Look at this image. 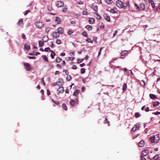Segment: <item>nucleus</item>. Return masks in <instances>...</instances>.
Instances as JSON below:
<instances>
[{
	"mask_svg": "<svg viewBox=\"0 0 160 160\" xmlns=\"http://www.w3.org/2000/svg\"><path fill=\"white\" fill-rule=\"evenodd\" d=\"M105 2L108 4H111L112 3V0H105Z\"/></svg>",
	"mask_w": 160,
	"mask_h": 160,
	"instance_id": "nucleus-35",
	"label": "nucleus"
},
{
	"mask_svg": "<svg viewBox=\"0 0 160 160\" xmlns=\"http://www.w3.org/2000/svg\"><path fill=\"white\" fill-rule=\"evenodd\" d=\"M151 4V6L152 8H154L155 7V5L154 2L153 1L152 2L150 3Z\"/></svg>",
	"mask_w": 160,
	"mask_h": 160,
	"instance_id": "nucleus-45",
	"label": "nucleus"
},
{
	"mask_svg": "<svg viewBox=\"0 0 160 160\" xmlns=\"http://www.w3.org/2000/svg\"><path fill=\"white\" fill-rule=\"evenodd\" d=\"M95 14L96 15V18L98 19H101V17L97 13L95 12Z\"/></svg>",
	"mask_w": 160,
	"mask_h": 160,
	"instance_id": "nucleus-33",
	"label": "nucleus"
},
{
	"mask_svg": "<svg viewBox=\"0 0 160 160\" xmlns=\"http://www.w3.org/2000/svg\"><path fill=\"white\" fill-rule=\"evenodd\" d=\"M30 12V10H26L24 13V15H26L29 12Z\"/></svg>",
	"mask_w": 160,
	"mask_h": 160,
	"instance_id": "nucleus-44",
	"label": "nucleus"
},
{
	"mask_svg": "<svg viewBox=\"0 0 160 160\" xmlns=\"http://www.w3.org/2000/svg\"><path fill=\"white\" fill-rule=\"evenodd\" d=\"M52 37L54 38H57L60 36V34L57 32H53L52 33Z\"/></svg>",
	"mask_w": 160,
	"mask_h": 160,
	"instance_id": "nucleus-9",
	"label": "nucleus"
},
{
	"mask_svg": "<svg viewBox=\"0 0 160 160\" xmlns=\"http://www.w3.org/2000/svg\"><path fill=\"white\" fill-rule=\"evenodd\" d=\"M86 41L88 42L92 43V41L90 38H87L86 39Z\"/></svg>",
	"mask_w": 160,
	"mask_h": 160,
	"instance_id": "nucleus-39",
	"label": "nucleus"
},
{
	"mask_svg": "<svg viewBox=\"0 0 160 160\" xmlns=\"http://www.w3.org/2000/svg\"><path fill=\"white\" fill-rule=\"evenodd\" d=\"M57 91L58 92V94H59L60 93H63L64 91V90L63 87H60L58 88V89L57 90Z\"/></svg>",
	"mask_w": 160,
	"mask_h": 160,
	"instance_id": "nucleus-11",
	"label": "nucleus"
},
{
	"mask_svg": "<svg viewBox=\"0 0 160 160\" xmlns=\"http://www.w3.org/2000/svg\"><path fill=\"white\" fill-rule=\"evenodd\" d=\"M56 66L59 68H61V64H58Z\"/></svg>",
	"mask_w": 160,
	"mask_h": 160,
	"instance_id": "nucleus-57",
	"label": "nucleus"
},
{
	"mask_svg": "<svg viewBox=\"0 0 160 160\" xmlns=\"http://www.w3.org/2000/svg\"><path fill=\"white\" fill-rule=\"evenodd\" d=\"M28 58L29 59H34L35 58V57L34 56H28Z\"/></svg>",
	"mask_w": 160,
	"mask_h": 160,
	"instance_id": "nucleus-54",
	"label": "nucleus"
},
{
	"mask_svg": "<svg viewBox=\"0 0 160 160\" xmlns=\"http://www.w3.org/2000/svg\"><path fill=\"white\" fill-rule=\"evenodd\" d=\"M44 42L41 41H39V47H42L43 46Z\"/></svg>",
	"mask_w": 160,
	"mask_h": 160,
	"instance_id": "nucleus-27",
	"label": "nucleus"
},
{
	"mask_svg": "<svg viewBox=\"0 0 160 160\" xmlns=\"http://www.w3.org/2000/svg\"><path fill=\"white\" fill-rule=\"evenodd\" d=\"M35 25L37 28H42L43 27V24L42 22L40 21H38L36 22L35 23Z\"/></svg>",
	"mask_w": 160,
	"mask_h": 160,
	"instance_id": "nucleus-6",
	"label": "nucleus"
},
{
	"mask_svg": "<svg viewBox=\"0 0 160 160\" xmlns=\"http://www.w3.org/2000/svg\"><path fill=\"white\" fill-rule=\"evenodd\" d=\"M48 10H51L52 9V7L51 6H49L48 7Z\"/></svg>",
	"mask_w": 160,
	"mask_h": 160,
	"instance_id": "nucleus-55",
	"label": "nucleus"
},
{
	"mask_svg": "<svg viewBox=\"0 0 160 160\" xmlns=\"http://www.w3.org/2000/svg\"><path fill=\"white\" fill-rule=\"evenodd\" d=\"M140 128L139 125H135L132 129V131L134 132L139 129Z\"/></svg>",
	"mask_w": 160,
	"mask_h": 160,
	"instance_id": "nucleus-10",
	"label": "nucleus"
},
{
	"mask_svg": "<svg viewBox=\"0 0 160 160\" xmlns=\"http://www.w3.org/2000/svg\"><path fill=\"white\" fill-rule=\"evenodd\" d=\"M104 123L105 124H106V123H107L108 124V125L109 126V121H108V120H107V118H105V119L104 121Z\"/></svg>",
	"mask_w": 160,
	"mask_h": 160,
	"instance_id": "nucleus-34",
	"label": "nucleus"
},
{
	"mask_svg": "<svg viewBox=\"0 0 160 160\" xmlns=\"http://www.w3.org/2000/svg\"><path fill=\"white\" fill-rule=\"evenodd\" d=\"M24 48L26 50H29L31 48L30 45L25 44L24 45Z\"/></svg>",
	"mask_w": 160,
	"mask_h": 160,
	"instance_id": "nucleus-22",
	"label": "nucleus"
},
{
	"mask_svg": "<svg viewBox=\"0 0 160 160\" xmlns=\"http://www.w3.org/2000/svg\"><path fill=\"white\" fill-rule=\"evenodd\" d=\"M60 55L61 56H64L65 55V53H64V52H62L61 53V54H60Z\"/></svg>",
	"mask_w": 160,
	"mask_h": 160,
	"instance_id": "nucleus-64",
	"label": "nucleus"
},
{
	"mask_svg": "<svg viewBox=\"0 0 160 160\" xmlns=\"http://www.w3.org/2000/svg\"><path fill=\"white\" fill-rule=\"evenodd\" d=\"M127 51L126 50L124 51L121 53L120 58L122 59L123 58L127 55Z\"/></svg>",
	"mask_w": 160,
	"mask_h": 160,
	"instance_id": "nucleus-8",
	"label": "nucleus"
},
{
	"mask_svg": "<svg viewBox=\"0 0 160 160\" xmlns=\"http://www.w3.org/2000/svg\"><path fill=\"white\" fill-rule=\"evenodd\" d=\"M144 157L142 155L141 156V159L142 160H146V158H144Z\"/></svg>",
	"mask_w": 160,
	"mask_h": 160,
	"instance_id": "nucleus-61",
	"label": "nucleus"
},
{
	"mask_svg": "<svg viewBox=\"0 0 160 160\" xmlns=\"http://www.w3.org/2000/svg\"><path fill=\"white\" fill-rule=\"evenodd\" d=\"M110 12L112 13H114L116 12V11L113 9H110Z\"/></svg>",
	"mask_w": 160,
	"mask_h": 160,
	"instance_id": "nucleus-43",
	"label": "nucleus"
},
{
	"mask_svg": "<svg viewBox=\"0 0 160 160\" xmlns=\"http://www.w3.org/2000/svg\"><path fill=\"white\" fill-rule=\"evenodd\" d=\"M82 34L85 37L87 38L88 35L87 33L85 32H83L82 33Z\"/></svg>",
	"mask_w": 160,
	"mask_h": 160,
	"instance_id": "nucleus-32",
	"label": "nucleus"
},
{
	"mask_svg": "<svg viewBox=\"0 0 160 160\" xmlns=\"http://www.w3.org/2000/svg\"><path fill=\"white\" fill-rule=\"evenodd\" d=\"M24 65L27 71H30L31 69V67L29 64L27 63H24Z\"/></svg>",
	"mask_w": 160,
	"mask_h": 160,
	"instance_id": "nucleus-7",
	"label": "nucleus"
},
{
	"mask_svg": "<svg viewBox=\"0 0 160 160\" xmlns=\"http://www.w3.org/2000/svg\"><path fill=\"white\" fill-rule=\"evenodd\" d=\"M72 68L74 69H76L77 68L76 65H73L72 66Z\"/></svg>",
	"mask_w": 160,
	"mask_h": 160,
	"instance_id": "nucleus-56",
	"label": "nucleus"
},
{
	"mask_svg": "<svg viewBox=\"0 0 160 160\" xmlns=\"http://www.w3.org/2000/svg\"><path fill=\"white\" fill-rule=\"evenodd\" d=\"M79 92V90H76L74 92L73 95L74 96H77L78 95V93Z\"/></svg>",
	"mask_w": 160,
	"mask_h": 160,
	"instance_id": "nucleus-23",
	"label": "nucleus"
},
{
	"mask_svg": "<svg viewBox=\"0 0 160 160\" xmlns=\"http://www.w3.org/2000/svg\"><path fill=\"white\" fill-rule=\"evenodd\" d=\"M22 37L24 40L26 39V38L25 35L24 34H22Z\"/></svg>",
	"mask_w": 160,
	"mask_h": 160,
	"instance_id": "nucleus-53",
	"label": "nucleus"
},
{
	"mask_svg": "<svg viewBox=\"0 0 160 160\" xmlns=\"http://www.w3.org/2000/svg\"><path fill=\"white\" fill-rule=\"evenodd\" d=\"M73 32L72 30H69L68 31V32H67L68 33L69 35H71V34H72V33Z\"/></svg>",
	"mask_w": 160,
	"mask_h": 160,
	"instance_id": "nucleus-42",
	"label": "nucleus"
},
{
	"mask_svg": "<svg viewBox=\"0 0 160 160\" xmlns=\"http://www.w3.org/2000/svg\"><path fill=\"white\" fill-rule=\"evenodd\" d=\"M144 110L146 112H148L150 111L149 108L148 107H146L145 109Z\"/></svg>",
	"mask_w": 160,
	"mask_h": 160,
	"instance_id": "nucleus-46",
	"label": "nucleus"
},
{
	"mask_svg": "<svg viewBox=\"0 0 160 160\" xmlns=\"http://www.w3.org/2000/svg\"><path fill=\"white\" fill-rule=\"evenodd\" d=\"M41 82H42V83L43 84L44 86H45V82H44V79H43V78H42V79H41Z\"/></svg>",
	"mask_w": 160,
	"mask_h": 160,
	"instance_id": "nucleus-52",
	"label": "nucleus"
},
{
	"mask_svg": "<svg viewBox=\"0 0 160 160\" xmlns=\"http://www.w3.org/2000/svg\"><path fill=\"white\" fill-rule=\"evenodd\" d=\"M87 14V12L86 11V10H84L83 11V12H82V14L84 15H86Z\"/></svg>",
	"mask_w": 160,
	"mask_h": 160,
	"instance_id": "nucleus-49",
	"label": "nucleus"
},
{
	"mask_svg": "<svg viewBox=\"0 0 160 160\" xmlns=\"http://www.w3.org/2000/svg\"><path fill=\"white\" fill-rule=\"evenodd\" d=\"M135 115L137 118H138L140 116V115L139 112L135 113Z\"/></svg>",
	"mask_w": 160,
	"mask_h": 160,
	"instance_id": "nucleus-38",
	"label": "nucleus"
},
{
	"mask_svg": "<svg viewBox=\"0 0 160 160\" xmlns=\"http://www.w3.org/2000/svg\"><path fill=\"white\" fill-rule=\"evenodd\" d=\"M116 5L119 8L126 9L127 6H129V2H128L124 5L121 0H118L116 2Z\"/></svg>",
	"mask_w": 160,
	"mask_h": 160,
	"instance_id": "nucleus-1",
	"label": "nucleus"
},
{
	"mask_svg": "<svg viewBox=\"0 0 160 160\" xmlns=\"http://www.w3.org/2000/svg\"><path fill=\"white\" fill-rule=\"evenodd\" d=\"M55 4L56 7L59 8L62 7L63 6L64 3L62 2L59 1L56 2Z\"/></svg>",
	"mask_w": 160,
	"mask_h": 160,
	"instance_id": "nucleus-5",
	"label": "nucleus"
},
{
	"mask_svg": "<svg viewBox=\"0 0 160 160\" xmlns=\"http://www.w3.org/2000/svg\"><path fill=\"white\" fill-rule=\"evenodd\" d=\"M148 153V150H144L142 151V156H145L147 155Z\"/></svg>",
	"mask_w": 160,
	"mask_h": 160,
	"instance_id": "nucleus-14",
	"label": "nucleus"
},
{
	"mask_svg": "<svg viewBox=\"0 0 160 160\" xmlns=\"http://www.w3.org/2000/svg\"><path fill=\"white\" fill-rule=\"evenodd\" d=\"M85 28L88 30H91L92 28V26L89 25L86 26Z\"/></svg>",
	"mask_w": 160,
	"mask_h": 160,
	"instance_id": "nucleus-25",
	"label": "nucleus"
},
{
	"mask_svg": "<svg viewBox=\"0 0 160 160\" xmlns=\"http://www.w3.org/2000/svg\"><path fill=\"white\" fill-rule=\"evenodd\" d=\"M102 48H100V51H99V52H98V55H99L100 54H101V51H102Z\"/></svg>",
	"mask_w": 160,
	"mask_h": 160,
	"instance_id": "nucleus-62",
	"label": "nucleus"
},
{
	"mask_svg": "<svg viewBox=\"0 0 160 160\" xmlns=\"http://www.w3.org/2000/svg\"><path fill=\"white\" fill-rule=\"evenodd\" d=\"M85 69L84 68H81V73L82 74H83L85 73Z\"/></svg>",
	"mask_w": 160,
	"mask_h": 160,
	"instance_id": "nucleus-41",
	"label": "nucleus"
},
{
	"mask_svg": "<svg viewBox=\"0 0 160 160\" xmlns=\"http://www.w3.org/2000/svg\"><path fill=\"white\" fill-rule=\"evenodd\" d=\"M47 94L48 95H50V91L48 89H47Z\"/></svg>",
	"mask_w": 160,
	"mask_h": 160,
	"instance_id": "nucleus-58",
	"label": "nucleus"
},
{
	"mask_svg": "<svg viewBox=\"0 0 160 160\" xmlns=\"http://www.w3.org/2000/svg\"><path fill=\"white\" fill-rule=\"evenodd\" d=\"M103 17L107 21L110 22V18L109 16H108L107 14L105 13L103 15Z\"/></svg>",
	"mask_w": 160,
	"mask_h": 160,
	"instance_id": "nucleus-12",
	"label": "nucleus"
},
{
	"mask_svg": "<svg viewBox=\"0 0 160 160\" xmlns=\"http://www.w3.org/2000/svg\"><path fill=\"white\" fill-rule=\"evenodd\" d=\"M69 55L71 57H68L69 60H73L74 59V58L73 57L74 55V52H72L69 53Z\"/></svg>",
	"mask_w": 160,
	"mask_h": 160,
	"instance_id": "nucleus-13",
	"label": "nucleus"
},
{
	"mask_svg": "<svg viewBox=\"0 0 160 160\" xmlns=\"http://www.w3.org/2000/svg\"><path fill=\"white\" fill-rule=\"evenodd\" d=\"M145 144L144 141L141 140L138 143V146L141 147H143Z\"/></svg>",
	"mask_w": 160,
	"mask_h": 160,
	"instance_id": "nucleus-16",
	"label": "nucleus"
},
{
	"mask_svg": "<svg viewBox=\"0 0 160 160\" xmlns=\"http://www.w3.org/2000/svg\"><path fill=\"white\" fill-rule=\"evenodd\" d=\"M56 42L58 44H60L61 43V41L60 40L57 39L56 40Z\"/></svg>",
	"mask_w": 160,
	"mask_h": 160,
	"instance_id": "nucleus-31",
	"label": "nucleus"
},
{
	"mask_svg": "<svg viewBox=\"0 0 160 160\" xmlns=\"http://www.w3.org/2000/svg\"><path fill=\"white\" fill-rule=\"evenodd\" d=\"M42 58L44 60H47V58L46 56L43 55L42 56Z\"/></svg>",
	"mask_w": 160,
	"mask_h": 160,
	"instance_id": "nucleus-50",
	"label": "nucleus"
},
{
	"mask_svg": "<svg viewBox=\"0 0 160 160\" xmlns=\"http://www.w3.org/2000/svg\"><path fill=\"white\" fill-rule=\"evenodd\" d=\"M50 52H52L51 54V58L52 59H53L54 56L55 55V54L53 52H52V51H51Z\"/></svg>",
	"mask_w": 160,
	"mask_h": 160,
	"instance_id": "nucleus-29",
	"label": "nucleus"
},
{
	"mask_svg": "<svg viewBox=\"0 0 160 160\" xmlns=\"http://www.w3.org/2000/svg\"><path fill=\"white\" fill-rule=\"evenodd\" d=\"M95 20L94 18H89L88 22L91 24H93L95 22Z\"/></svg>",
	"mask_w": 160,
	"mask_h": 160,
	"instance_id": "nucleus-19",
	"label": "nucleus"
},
{
	"mask_svg": "<svg viewBox=\"0 0 160 160\" xmlns=\"http://www.w3.org/2000/svg\"><path fill=\"white\" fill-rule=\"evenodd\" d=\"M78 97L77 96V98H76L75 100L73 99H71L70 100L69 103L72 106H74L76 105H78Z\"/></svg>",
	"mask_w": 160,
	"mask_h": 160,
	"instance_id": "nucleus-3",
	"label": "nucleus"
},
{
	"mask_svg": "<svg viewBox=\"0 0 160 160\" xmlns=\"http://www.w3.org/2000/svg\"><path fill=\"white\" fill-rule=\"evenodd\" d=\"M68 8L66 7H65L62 9V12H66Z\"/></svg>",
	"mask_w": 160,
	"mask_h": 160,
	"instance_id": "nucleus-47",
	"label": "nucleus"
},
{
	"mask_svg": "<svg viewBox=\"0 0 160 160\" xmlns=\"http://www.w3.org/2000/svg\"><path fill=\"white\" fill-rule=\"evenodd\" d=\"M152 113L154 114L155 115H158L160 114V112H157Z\"/></svg>",
	"mask_w": 160,
	"mask_h": 160,
	"instance_id": "nucleus-48",
	"label": "nucleus"
},
{
	"mask_svg": "<svg viewBox=\"0 0 160 160\" xmlns=\"http://www.w3.org/2000/svg\"><path fill=\"white\" fill-rule=\"evenodd\" d=\"M160 140L159 134H157L152 137H151L150 140L152 143L158 142Z\"/></svg>",
	"mask_w": 160,
	"mask_h": 160,
	"instance_id": "nucleus-2",
	"label": "nucleus"
},
{
	"mask_svg": "<svg viewBox=\"0 0 160 160\" xmlns=\"http://www.w3.org/2000/svg\"><path fill=\"white\" fill-rule=\"evenodd\" d=\"M50 49V48L49 47L46 48L45 49L44 51L45 52H47L48 50Z\"/></svg>",
	"mask_w": 160,
	"mask_h": 160,
	"instance_id": "nucleus-59",
	"label": "nucleus"
},
{
	"mask_svg": "<svg viewBox=\"0 0 160 160\" xmlns=\"http://www.w3.org/2000/svg\"><path fill=\"white\" fill-rule=\"evenodd\" d=\"M160 103L158 101H155L153 103V106L154 107H157L159 105Z\"/></svg>",
	"mask_w": 160,
	"mask_h": 160,
	"instance_id": "nucleus-24",
	"label": "nucleus"
},
{
	"mask_svg": "<svg viewBox=\"0 0 160 160\" xmlns=\"http://www.w3.org/2000/svg\"><path fill=\"white\" fill-rule=\"evenodd\" d=\"M62 107L65 110H67L68 109V108L66 104L64 103L62 104Z\"/></svg>",
	"mask_w": 160,
	"mask_h": 160,
	"instance_id": "nucleus-28",
	"label": "nucleus"
},
{
	"mask_svg": "<svg viewBox=\"0 0 160 160\" xmlns=\"http://www.w3.org/2000/svg\"><path fill=\"white\" fill-rule=\"evenodd\" d=\"M159 158V155L157 154L153 158L155 160H157Z\"/></svg>",
	"mask_w": 160,
	"mask_h": 160,
	"instance_id": "nucleus-36",
	"label": "nucleus"
},
{
	"mask_svg": "<svg viewBox=\"0 0 160 160\" xmlns=\"http://www.w3.org/2000/svg\"><path fill=\"white\" fill-rule=\"evenodd\" d=\"M52 100L54 103L57 105H58L59 103V102L58 101H55L53 99H52Z\"/></svg>",
	"mask_w": 160,
	"mask_h": 160,
	"instance_id": "nucleus-40",
	"label": "nucleus"
},
{
	"mask_svg": "<svg viewBox=\"0 0 160 160\" xmlns=\"http://www.w3.org/2000/svg\"><path fill=\"white\" fill-rule=\"evenodd\" d=\"M58 33H59V34H62L64 30L62 28H59L58 29Z\"/></svg>",
	"mask_w": 160,
	"mask_h": 160,
	"instance_id": "nucleus-17",
	"label": "nucleus"
},
{
	"mask_svg": "<svg viewBox=\"0 0 160 160\" xmlns=\"http://www.w3.org/2000/svg\"><path fill=\"white\" fill-rule=\"evenodd\" d=\"M92 8L95 11H97L98 10V6L97 5H92Z\"/></svg>",
	"mask_w": 160,
	"mask_h": 160,
	"instance_id": "nucleus-21",
	"label": "nucleus"
},
{
	"mask_svg": "<svg viewBox=\"0 0 160 160\" xmlns=\"http://www.w3.org/2000/svg\"><path fill=\"white\" fill-rule=\"evenodd\" d=\"M136 10L137 11L141 9L142 10H144L145 8V6L144 4H141L139 7L136 3L134 4Z\"/></svg>",
	"mask_w": 160,
	"mask_h": 160,
	"instance_id": "nucleus-4",
	"label": "nucleus"
},
{
	"mask_svg": "<svg viewBox=\"0 0 160 160\" xmlns=\"http://www.w3.org/2000/svg\"><path fill=\"white\" fill-rule=\"evenodd\" d=\"M150 98L152 99H154L157 98L155 95L152 94H150Z\"/></svg>",
	"mask_w": 160,
	"mask_h": 160,
	"instance_id": "nucleus-26",
	"label": "nucleus"
},
{
	"mask_svg": "<svg viewBox=\"0 0 160 160\" xmlns=\"http://www.w3.org/2000/svg\"><path fill=\"white\" fill-rule=\"evenodd\" d=\"M55 21L57 22V24H59L61 22V19L59 17H56Z\"/></svg>",
	"mask_w": 160,
	"mask_h": 160,
	"instance_id": "nucleus-15",
	"label": "nucleus"
},
{
	"mask_svg": "<svg viewBox=\"0 0 160 160\" xmlns=\"http://www.w3.org/2000/svg\"><path fill=\"white\" fill-rule=\"evenodd\" d=\"M42 40L43 42H46L48 41V36H45L42 37Z\"/></svg>",
	"mask_w": 160,
	"mask_h": 160,
	"instance_id": "nucleus-18",
	"label": "nucleus"
},
{
	"mask_svg": "<svg viewBox=\"0 0 160 160\" xmlns=\"http://www.w3.org/2000/svg\"><path fill=\"white\" fill-rule=\"evenodd\" d=\"M23 19H20L19 21H18V22L17 23V24L18 25L20 26H21L23 24Z\"/></svg>",
	"mask_w": 160,
	"mask_h": 160,
	"instance_id": "nucleus-20",
	"label": "nucleus"
},
{
	"mask_svg": "<svg viewBox=\"0 0 160 160\" xmlns=\"http://www.w3.org/2000/svg\"><path fill=\"white\" fill-rule=\"evenodd\" d=\"M117 32H118L117 30H115L114 31V33L113 34V37H114L116 35V34H117Z\"/></svg>",
	"mask_w": 160,
	"mask_h": 160,
	"instance_id": "nucleus-60",
	"label": "nucleus"
},
{
	"mask_svg": "<svg viewBox=\"0 0 160 160\" xmlns=\"http://www.w3.org/2000/svg\"><path fill=\"white\" fill-rule=\"evenodd\" d=\"M50 30V29L49 28H47L45 29V31L47 32H48Z\"/></svg>",
	"mask_w": 160,
	"mask_h": 160,
	"instance_id": "nucleus-51",
	"label": "nucleus"
},
{
	"mask_svg": "<svg viewBox=\"0 0 160 160\" xmlns=\"http://www.w3.org/2000/svg\"><path fill=\"white\" fill-rule=\"evenodd\" d=\"M72 79V77L70 75H68L67 77V80L68 81H70Z\"/></svg>",
	"mask_w": 160,
	"mask_h": 160,
	"instance_id": "nucleus-30",
	"label": "nucleus"
},
{
	"mask_svg": "<svg viewBox=\"0 0 160 160\" xmlns=\"http://www.w3.org/2000/svg\"><path fill=\"white\" fill-rule=\"evenodd\" d=\"M127 87L126 84H124L123 86V87H122V88H123L122 89H123V91H124L125 90H126L127 89Z\"/></svg>",
	"mask_w": 160,
	"mask_h": 160,
	"instance_id": "nucleus-37",
	"label": "nucleus"
},
{
	"mask_svg": "<svg viewBox=\"0 0 160 160\" xmlns=\"http://www.w3.org/2000/svg\"><path fill=\"white\" fill-rule=\"evenodd\" d=\"M36 55V54H35V52H32L31 53H30L29 54V55Z\"/></svg>",
	"mask_w": 160,
	"mask_h": 160,
	"instance_id": "nucleus-63",
	"label": "nucleus"
}]
</instances>
